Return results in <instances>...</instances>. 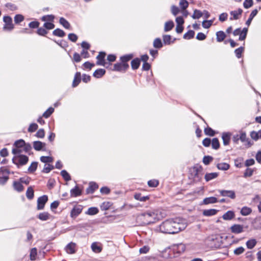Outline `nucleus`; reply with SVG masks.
<instances>
[{
    "label": "nucleus",
    "instance_id": "29",
    "mask_svg": "<svg viewBox=\"0 0 261 261\" xmlns=\"http://www.w3.org/2000/svg\"><path fill=\"white\" fill-rule=\"evenodd\" d=\"M13 186L14 190L18 192H20L23 190V186L19 181H14Z\"/></svg>",
    "mask_w": 261,
    "mask_h": 261
},
{
    "label": "nucleus",
    "instance_id": "13",
    "mask_svg": "<svg viewBox=\"0 0 261 261\" xmlns=\"http://www.w3.org/2000/svg\"><path fill=\"white\" fill-rule=\"evenodd\" d=\"M98 188V185L93 181H91L89 183V187L86 189V194H92Z\"/></svg>",
    "mask_w": 261,
    "mask_h": 261
},
{
    "label": "nucleus",
    "instance_id": "6",
    "mask_svg": "<svg viewBox=\"0 0 261 261\" xmlns=\"http://www.w3.org/2000/svg\"><path fill=\"white\" fill-rule=\"evenodd\" d=\"M219 192L220 194V195L222 196L227 197L232 199L236 198V193L233 190H219Z\"/></svg>",
    "mask_w": 261,
    "mask_h": 261
},
{
    "label": "nucleus",
    "instance_id": "16",
    "mask_svg": "<svg viewBox=\"0 0 261 261\" xmlns=\"http://www.w3.org/2000/svg\"><path fill=\"white\" fill-rule=\"evenodd\" d=\"M235 216L233 211H228L224 213L222 216V218L224 220L229 221L232 220Z\"/></svg>",
    "mask_w": 261,
    "mask_h": 261
},
{
    "label": "nucleus",
    "instance_id": "18",
    "mask_svg": "<svg viewBox=\"0 0 261 261\" xmlns=\"http://www.w3.org/2000/svg\"><path fill=\"white\" fill-rule=\"evenodd\" d=\"M81 194L82 191L77 186L70 190V195L71 197H77L80 196Z\"/></svg>",
    "mask_w": 261,
    "mask_h": 261
},
{
    "label": "nucleus",
    "instance_id": "39",
    "mask_svg": "<svg viewBox=\"0 0 261 261\" xmlns=\"http://www.w3.org/2000/svg\"><path fill=\"white\" fill-rule=\"evenodd\" d=\"M250 136L251 138L255 141L261 138V129L258 132L253 131L251 133Z\"/></svg>",
    "mask_w": 261,
    "mask_h": 261
},
{
    "label": "nucleus",
    "instance_id": "1",
    "mask_svg": "<svg viewBox=\"0 0 261 261\" xmlns=\"http://www.w3.org/2000/svg\"><path fill=\"white\" fill-rule=\"evenodd\" d=\"M179 220L176 219H169L163 222L158 227L160 232L164 233L175 234L184 230L187 225L179 222Z\"/></svg>",
    "mask_w": 261,
    "mask_h": 261
},
{
    "label": "nucleus",
    "instance_id": "12",
    "mask_svg": "<svg viewBox=\"0 0 261 261\" xmlns=\"http://www.w3.org/2000/svg\"><path fill=\"white\" fill-rule=\"evenodd\" d=\"M231 134L230 132H223L222 134V139L224 146H227L229 144Z\"/></svg>",
    "mask_w": 261,
    "mask_h": 261
},
{
    "label": "nucleus",
    "instance_id": "25",
    "mask_svg": "<svg viewBox=\"0 0 261 261\" xmlns=\"http://www.w3.org/2000/svg\"><path fill=\"white\" fill-rule=\"evenodd\" d=\"M218 212L216 209L204 210L203 212V215L204 216L210 217L215 215Z\"/></svg>",
    "mask_w": 261,
    "mask_h": 261
},
{
    "label": "nucleus",
    "instance_id": "60",
    "mask_svg": "<svg viewBox=\"0 0 261 261\" xmlns=\"http://www.w3.org/2000/svg\"><path fill=\"white\" fill-rule=\"evenodd\" d=\"M213 160V158L210 155H205L203 158V163L205 165H208Z\"/></svg>",
    "mask_w": 261,
    "mask_h": 261
},
{
    "label": "nucleus",
    "instance_id": "37",
    "mask_svg": "<svg viewBox=\"0 0 261 261\" xmlns=\"http://www.w3.org/2000/svg\"><path fill=\"white\" fill-rule=\"evenodd\" d=\"M91 249L95 253H99L101 251V248L98 245L97 242H94L91 244Z\"/></svg>",
    "mask_w": 261,
    "mask_h": 261
},
{
    "label": "nucleus",
    "instance_id": "35",
    "mask_svg": "<svg viewBox=\"0 0 261 261\" xmlns=\"http://www.w3.org/2000/svg\"><path fill=\"white\" fill-rule=\"evenodd\" d=\"M217 167L219 170L225 171V170H227L228 169H229V168H230V166L227 163H218L217 165Z\"/></svg>",
    "mask_w": 261,
    "mask_h": 261
},
{
    "label": "nucleus",
    "instance_id": "15",
    "mask_svg": "<svg viewBox=\"0 0 261 261\" xmlns=\"http://www.w3.org/2000/svg\"><path fill=\"white\" fill-rule=\"evenodd\" d=\"M133 55L132 54H126L123 55L120 58V61L123 64L128 65L127 62L130 61L133 58Z\"/></svg>",
    "mask_w": 261,
    "mask_h": 261
},
{
    "label": "nucleus",
    "instance_id": "64",
    "mask_svg": "<svg viewBox=\"0 0 261 261\" xmlns=\"http://www.w3.org/2000/svg\"><path fill=\"white\" fill-rule=\"evenodd\" d=\"M253 5V0H245L243 3V6L246 9H248Z\"/></svg>",
    "mask_w": 261,
    "mask_h": 261
},
{
    "label": "nucleus",
    "instance_id": "57",
    "mask_svg": "<svg viewBox=\"0 0 261 261\" xmlns=\"http://www.w3.org/2000/svg\"><path fill=\"white\" fill-rule=\"evenodd\" d=\"M213 22L212 20H204L202 22V25L205 29H208L212 25Z\"/></svg>",
    "mask_w": 261,
    "mask_h": 261
},
{
    "label": "nucleus",
    "instance_id": "61",
    "mask_svg": "<svg viewBox=\"0 0 261 261\" xmlns=\"http://www.w3.org/2000/svg\"><path fill=\"white\" fill-rule=\"evenodd\" d=\"M171 11L174 16H176L179 13L180 9L178 7L172 5L171 7Z\"/></svg>",
    "mask_w": 261,
    "mask_h": 261
},
{
    "label": "nucleus",
    "instance_id": "24",
    "mask_svg": "<svg viewBox=\"0 0 261 261\" xmlns=\"http://www.w3.org/2000/svg\"><path fill=\"white\" fill-rule=\"evenodd\" d=\"M218 176V173L217 172L207 173L204 176V178L206 181H209L217 178Z\"/></svg>",
    "mask_w": 261,
    "mask_h": 261
},
{
    "label": "nucleus",
    "instance_id": "2",
    "mask_svg": "<svg viewBox=\"0 0 261 261\" xmlns=\"http://www.w3.org/2000/svg\"><path fill=\"white\" fill-rule=\"evenodd\" d=\"M162 217L161 213L158 211H148L141 214L138 216V219L142 221L143 225H148L155 223Z\"/></svg>",
    "mask_w": 261,
    "mask_h": 261
},
{
    "label": "nucleus",
    "instance_id": "40",
    "mask_svg": "<svg viewBox=\"0 0 261 261\" xmlns=\"http://www.w3.org/2000/svg\"><path fill=\"white\" fill-rule=\"evenodd\" d=\"M54 108L53 107H49L42 114V117L48 118L54 112Z\"/></svg>",
    "mask_w": 261,
    "mask_h": 261
},
{
    "label": "nucleus",
    "instance_id": "44",
    "mask_svg": "<svg viewBox=\"0 0 261 261\" xmlns=\"http://www.w3.org/2000/svg\"><path fill=\"white\" fill-rule=\"evenodd\" d=\"M239 139L242 142H247L248 144L250 143L249 139L247 138L246 134L245 132H240L239 134Z\"/></svg>",
    "mask_w": 261,
    "mask_h": 261
},
{
    "label": "nucleus",
    "instance_id": "54",
    "mask_svg": "<svg viewBox=\"0 0 261 261\" xmlns=\"http://www.w3.org/2000/svg\"><path fill=\"white\" fill-rule=\"evenodd\" d=\"M204 132L206 135H208L211 137L214 136L215 135V131L210 127L205 128L204 130Z\"/></svg>",
    "mask_w": 261,
    "mask_h": 261
},
{
    "label": "nucleus",
    "instance_id": "51",
    "mask_svg": "<svg viewBox=\"0 0 261 261\" xmlns=\"http://www.w3.org/2000/svg\"><path fill=\"white\" fill-rule=\"evenodd\" d=\"M25 143V142L23 139H19L14 142V146L16 148H21L24 146Z\"/></svg>",
    "mask_w": 261,
    "mask_h": 261
},
{
    "label": "nucleus",
    "instance_id": "27",
    "mask_svg": "<svg viewBox=\"0 0 261 261\" xmlns=\"http://www.w3.org/2000/svg\"><path fill=\"white\" fill-rule=\"evenodd\" d=\"M258 10L257 9L253 10L250 13L249 17L246 22V24L247 26H249L251 23V21L253 18L257 15Z\"/></svg>",
    "mask_w": 261,
    "mask_h": 261
},
{
    "label": "nucleus",
    "instance_id": "43",
    "mask_svg": "<svg viewBox=\"0 0 261 261\" xmlns=\"http://www.w3.org/2000/svg\"><path fill=\"white\" fill-rule=\"evenodd\" d=\"M50 215L47 212H43L40 213L38 218L42 221H46L49 218Z\"/></svg>",
    "mask_w": 261,
    "mask_h": 261
},
{
    "label": "nucleus",
    "instance_id": "14",
    "mask_svg": "<svg viewBox=\"0 0 261 261\" xmlns=\"http://www.w3.org/2000/svg\"><path fill=\"white\" fill-rule=\"evenodd\" d=\"M243 226L240 224H234L230 227L231 232L238 234L243 231Z\"/></svg>",
    "mask_w": 261,
    "mask_h": 261
},
{
    "label": "nucleus",
    "instance_id": "33",
    "mask_svg": "<svg viewBox=\"0 0 261 261\" xmlns=\"http://www.w3.org/2000/svg\"><path fill=\"white\" fill-rule=\"evenodd\" d=\"M26 196L28 199L31 200L34 198V192L33 188L30 186L28 187L26 192Z\"/></svg>",
    "mask_w": 261,
    "mask_h": 261
},
{
    "label": "nucleus",
    "instance_id": "58",
    "mask_svg": "<svg viewBox=\"0 0 261 261\" xmlns=\"http://www.w3.org/2000/svg\"><path fill=\"white\" fill-rule=\"evenodd\" d=\"M179 4L182 10H186L189 6V3L187 0H180Z\"/></svg>",
    "mask_w": 261,
    "mask_h": 261
},
{
    "label": "nucleus",
    "instance_id": "50",
    "mask_svg": "<svg viewBox=\"0 0 261 261\" xmlns=\"http://www.w3.org/2000/svg\"><path fill=\"white\" fill-rule=\"evenodd\" d=\"M38 166V162H33L32 163L31 165L28 168V171L30 173H33L35 172Z\"/></svg>",
    "mask_w": 261,
    "mask_h": 261
},
{
    "label": "nucleus",
    "instance_id": "11",
    "mask_svg": "<svg viewBox=\"0 0 261 261\" xmlns=\"http://www.w3.org/2000/svg\"><path fill=\"white\" fill-rule=\"evenodd\" d=\"M33 148L37 151L45 150L46 144L40 141H35L33 143Z\"/></svg>",
    "mask_w": 261,
    "mask_h": 261
},
{
    "label": "nucleus",
    "instance_id": "4",
    "mask_svg": "<svg viewBox=\"0 0 261 261\" xmlns=\"http://www.w3.org/2000/svg\"><path fill=\"white\" fill-rule=\"evenodd\" d=\"M47 200L48 196L46 195L39 197L37 199V210H43Z\"/></svg>",
    "mask_w": 261,
    "mask_h": 261
},
{
    "label": "nucleus",
    "instance_id": "46",
    "mask_svg": "<svg viewBox=\"0 0 261 261\" xmlns=\"http://www.w3.org/2000/svg\"><path fill=\"white\" fill-rule=\"evenodd\" d=\"M61 175L65 180L68 181L71 180L70 174L65 170H63L61 171Z\"/></svg>",
    "mask_w": 261,
    "mask_h": 261
},
{
    "label": "nucleus",
    "instance_id": "56",
    "mask_svg": "<svg viewBox=\"0 0 261 261\" xmlns=\"http://www.w3.org/2000/svg\"><path fill=\"white\" fill-rule=\"evenodd\" d=\"M24 19V16L21 14H16L14 18V22L16 24L22 22Z\"/></svg>",
    "mask_w": 261,
    "mask_h": 261
},
{
    "label": "nucleus",
    "instance_id": "21",
    "mask_svg": "<svg viewBox=\"0 0 261 261\" xmlns=\"http://www.w3.org/2000/svg\"><path fill=\"white\" fill-rule=\"evenodd\" d=\"M75 244L70 242L66 247V251L69 254H73L75 253Z\"/></svg>",
    "mask_w": 261,
    "mask_h": 261
},
{
    "label": "nucleus",
    "instance_id": "38",
    "mask_svg": "<svg viewBox=\"0 0 261 261\" xmlns=\"http://www.w3.org/2000/svg\"><path fill=\"white\" fill-rule=\"evenodd\" d=\"M53 34L54 36H58L59 37H63L65 36V33L62 30L60 29H56L53 32Z\"/></svg>",
    "mask_w": 261,
    "mask_h": 261
},
{
    "label": "nucleus",
    "instance_id": "63",
    "mask_svg": "<svg viewBox=\"0 0 261 261\" xmlns=\"http://www.w3.org/2000/svg\"><path fill=\"white\" fill-rule=\"evenodd\" d=\"M159 185V181L156 179L149 180L148 181V185L150 187L154 188L156 187Z\"/></svg>",
    "mask_w": 261,
    "mask_h": 261
},
{
    "label": "nucleus",
    "instance_id": "49",
    "mask_svg": "<svg viewBox=\"0 0 261 261\" xmlns=\"http://www.w3.org/2000/svg\"><path fill=\"white\" fill-rule=\"evenodd\" d=\"M254 171V169L247 168L244 173L243 177L245 178L251 177L253 175Z\"/></svg>",
    "mask_w": 261,
    "mask_h": 261
},
{
    "label": "nucleus",
    "instance_id": "31",
    "mask_svg": "<svg viewBox=\"0 0 261 261\" xmlns=\"http://www.w3.org/2000/svg\"><path fill=\"white\" fill-rule=\"evenodd\" d=\"M252 212V209L247 206H244L242 208L240 213L242 216H246L250 215Z\"/></svg>",
    "mask_w": 261,
    "mask_h": 261
},
{
    "label": "nucleus",
    "instance_id": "34",
    "mask_svg": "<svg viewBox=\"0 0 261 261\" xmlns=\"http://www.w3.org/2000/svg\"><path fill=\"white\" fill-rule=\"evenodd\" d=\"M153 46L155 48H161L163 47V44L160 38H155L153 43Z\"/></svg>",
    "mask_w": 261,
    "mask_h": 261
},
{
    "label": "nucleus",
    "instance_id": "55",
    "mask_svg": "<svg viewBox=\"0 0 261 261\" xmlns=\"http://www.w3.org/2000/svg\"><path fill=\"white\" fill-rule=\"evenodd\" d=\"M244 50V48L242 46H241V47L235 49L234 53H235L236 57L238 59H239L241 57L242 54L243 53Z\"/></svg>",
    "mask_w": 261,
    "mask_h": 261
},
{
    "label": "nucleus",
    "instance_id": "9",
    "mask_svg": "<svg viewBox=\"0 0 261 261\" xmlns=\"http://www.w3.org/2000/svg\"><path fill=\"white\" fill-rule=\"evenodd\" d=\"M105 56L106 53L105 52L101 51L99 53L98 55L96 57L97 60L96 64L97 65L106 66L107 63L105 61ZM106 67H107V66Z\"/></svg>",
    "mask_w": 261,
    "mask_h": 261
},
{
    "label": "nucleus",
    "instance_id": "8",
    "mask_svg": "<svg viewBox=\"0 0 261 261\" xmlns=\"http://www.w3.org/2000/svg\"><path fill=\"white\" fill-rule=\"evenodd\" d=\"M83 206L81 205H77L74 206L70 212V216L71 218H75L79 214H80L82 211Z\"/></svg>",
    "mask_w": 261,
    "mask_h": 261
},
{
    "label": "nucleus",
    "instance_id": "59",
    "mask_svg": "<svg viewBox=\"0 0 261 261\" xmlns=\"http://www.w3.org/2000/svg\"><path fill=\"white\" fill-rule=\"evenodd\" d=\"M37 254V249L33 248L31 250L30 252V259L31 260H34L36 259V257Z\"/></svg>",
    "mask_w": 261,
    "mask_h": 261
},
{
    "label": "nucleus",
    "instance_id": "22",
    "mask_svg": "<svg viewBox=\"0 0 261 261\" xmlns=\"http://www.w3.org/2000/svg\"><path fill=\"white\" fill-rule=\"evenodd\" d=\"M106 73V70L104 69H97L93 73L94 77L99 79L101 77Z\"/></svg>",
    "mask_w": 261,
    "mask_h": 261
},
{
    "label": "nucleus",
    "instance_id": "45",
    "mask_svg": "<svg viewBox=\"0 0 261 261\" xmlns=\"http://www.w3.org/2000/svg\"><path fill=\"white\" fill-rule=\"evenodd\" d=\"M195 32L193 30H189L184 35L183 38L185 39L190 40L194 36Z\"/></svg>",
    "mask_w": 261,
    "mask_h": 261
},
{
    "label": "nucleus",
    "instance_id": "30",
    "mask_svg": "<svg viewBox=\"0 0 261 261\" xmlns=\"http://www.w3.org/2000/svg\"><path fill=\"white\" fill-rule=\"evenodd\" d=\"M176 40L174 39L173 41H171V36L170 35H164L163 36V43L165 45H170L172 42H173Z\"/></svg>",
    "mask_w": 261,
    "mask_h": 261
},
{
    "label": "nucleus",
    "instance_id": "10",
    "mask_svg": "<svg viewBox=\"0 0 261 261\" xmlns=\"http://www.w3.org/2000/svg\"><path fill=\"white\" fill-rule=\"evenodd\" d=\"M243 13V10L241 8H239L237 10L231 11L230 12L231 17L229 18L230 20H238L241 17Z\"/></svg>",
    "mask_w": 261,
    "mask_h": 261
},
{
    "label": "nucleus",
    "instance_id": "62",
    "mask_svg": "<svg viewBox=\"0 0 261 261\" xmlns=\"http://www.w3.org/2000/svg\"><path fill=\"white\" fill-rule=\"evenodd\" d=\"M54 167L53 165H51L50 164L46 165L45 164L44 165V167L42 170V172L45 173H49L51 170L54 169Z\"/></svg>",
    "mask_w": 261,
    "mask_h": 261
},
{
    "label": "nucleus",
    "instance_id": "41",
    "mask_svg": "<svg viewBox=\"0 0 261 261\" xmlns=\"http://www.w3.org/2000/svg\"><path fill=\"white\" fill-rule=\"evenodd\" d=\"M212 146L213 149L217 150L220 147V143L219 140L217 138H214L212 140L211 142Z\"/></svg>",
    "mask_w": 261,
    "mask_h": 261
},
{
    "label": "nucleus",
    "instance_id": "53",
    "mask_svg": "<svg viewBox=\"0 0 261 261\" xmlns=\"http://www.w3.org/2000/svg\"><path fill=\"white\" fill-rule=\"evenodd\" d=\"M243 159L242 158H239L234 160V165L238 168H242L243 166Z\"/></svg>",
    "mask_w": 261,
    "mask_h": 261
},
{
    "label": "nucleus",
    "instance_id": "20",
    "mask_svg": "<svg viewBox=\"0 0 261 261\" xmlns=\"http://www.w3.org/2000/svg\"><path fill=\"white\" fill-rule=\"evenodd\" d=\"M141 63V60L138 58H135L131 61V67L133 70H136L139 68Z\"/></svg>",
    "mask_w": 261,
    "mask_h": 261
},
{
    "label": "nucleus",
    "instance_id": "52",
    "mask_svg": "<svg viewBox=\"0 0 261 261\" xmlns=\"http://www.w3.org/2000/svg\"><path fill=\"white\" fill-rule=\"evenodd\" d=\"M40 159L44 163H51L53 161V158L49 156H41Z\"/></svg>",
    "mask_w": 261,
    "mask_h": 261
},
{
    "label": "nucleus",
    "instance_id": "23",
    "mask_svg": "<svg viewBox=\"0 0 261 261\" xmlns=\"http://www.w3.org/2000/svg\"><path fill=\"white\" fill-rule=\"evenodd\" d=\"M134 198L140 201H146L149 198V196H142L140 193H136L134 195Z\"/></svg>",
    "mask_w": 261,
    "mask_h": 261
},
{
    "label": "nucleus",
    "instance_id": "17",
    "mask_svg": "<svg viewBox=\"0 0 261 261\" xmlns=\"http://www.w3.org/2000/svg\"><path fill=\"white\" fill-rule=\"evenodd\" d=\"M81 81V74L79 72H77L74 77V80L72 82V86L73 87H76L78 86Z\"/></svg>",
    "mask_w": 261,
    "mask_h": 261
},
{
    "label": "nucleus",
    "instance_id": "47",
    "mask_svg": "<svg viewBox=\"0 0 261 261\" xmlns=\"http://www.w3.org/2000/svg\"><path fill=\"white\" fill-rule=\"evenodd\" d=\"M185 248L184 245L182 244H179L178 245L176 248H174L173 249L174 252H176L178 255L181 254V253L184 252L185 251Z\"/></svg>",
    "mask_w": 261,
    "mask_h": 261
},
{
    "label": "nucleus",
    "instance_id": "7",
    "mask_svg": "<svg viewBox=\"0 0 261 261\" xmlns=\"http://www.w3.org/2000/svg\"><path fill=\"white\" fill-rule=\"evenodd\" d=\"M128 67L129 65L123 64L122 63H117L114 65L113 70L124 72Z\"/></svg>",
    "mask_w": 261,
    "mask_h": 261
},
{
    "label": "nucleus",
    "instance_id": "42",
    "mask_svg": "<svg viewBox=\"0 0 261 261\" xmlns=\"http://www.w3.org/2000/svg\"><path fill=\"white\" fill-rule=\"evenodd\" d=\"M99 212L98 208L96 207H91L88 208V211L86 212V214L89 215H94L97 214Z\"/></svg>",
    "mask_w": 261,
    "mask_h": 261
},
{
    "label": "nucleus",
    "instance_id": "5",
    "mask_svg": "<svg viewBox=\"0 0 261 261\" xmlns=\"http://www.w3.org/2000/svg\"><path fill=\"white\" fill-rule=\"evenodd\" d=\"M3 21L5 23L4 26V30H12L14 28V25L12 23V19L9 16H5L3 17Z\"/></svg>",
    "mask_w": 261,
    "mask_h": 261
},
{
    "label": "nucleus",
    "instance_id": "19",
    "mask_svg": "<svg viewBox=\"0 0 261 261\" xmlns=\"http://www.w3.org/2000/svg\"><path fill=\"white\" fill-rule=\"evenodd\" d=\"M218 202V199L215 197H210L205 198L203 200V204L207 205L213 204Z\"/></svg>",
    "mask_w": 261,
    "mask_h": 261
},
{
    "label": "nucleus",
    "instance_id": "28",
    "mask_svg": "<svg viewBox=\"0 0 261 261\" xmlns=\"http://www.w3.org/2000/svg\"><path fill=\"white\" fill-rule=\"evenodd\" d=\"M226 37V35L223 31H219L216 33V39L217 42L223 41Z\"/></svg>",
    "mask_w": 261,
    "mask_h": 261
},
{
    "label": "nucleus",
    "instance_id": "26",
    "mask_svg": "<svg viewBox=\"0 0 261 261\" xmlns=\"http://www.w3.org/2000/svg\"><path fill=\"white\" fill-rule=\"evenodd\" d=\"M174 27V23L172 20H169L165 22L164 26V31L165 32H169Z\"/></svg>",
    "mask_w": 261,
    "mask_h": 261
},
{
    "label": "nucleus",
    "instance_id": "32",
    "mask_svg": "<svg viewBox=\"0 0 261 261\" xmlns=\"http://www.w3.org/2000/svg\"><path fill=\"white\" fill-rule=\"evenodd\" d=\"M59 23L65 29H69L70 28V24L69 22L64 17H61L59 19Z\"/></svg>",
    "mask_w": 261,
    "mask_h": 261
},
{
    "label": "nucleus",
    "instance_id": "48",
    "mask_svg": "<svg viewBox=\"0 0 261 261\" xmlns=\"http://www.w3.org/2000/svg\"><path fill=\"white\" fill-rule=\"evenodd\" d=\"M203 16V13L200 10L195 9L194 11V13L192 16L193 19H199Z\"/></svg>",
    "mask_w": 261,
    "mask_h": 261
},
{
    "label": "nucleus",
    "instance_id": "36",
    "mask_svg": "<svg viewBox=\"0 0 261 261\" xmlns=\"http://www.w3.org/2000/svg\"><path fill=\"white\" fill-rule=\"evenodd\" d=\"M256 243H257V241H256V240L254 239H250V240H249L248 241H247L246 244L247 247L248 249H251L254 247V246L256 245Z\"/></svg>",
    "mask_w": 261,
    "mask_h": 261
},
{
    "label": "nucleus",
    "instance_id": "3",
    "mask_svg": "<svg viewBox=\"0 0 261 261\" xmlns=\"http://www.w3.org/2000/svg\"><path fill=\"white\" fill-rule=\"evenodd\" d=\"M12 163L16 165L18 168L25 165L29 161V157L25 155H18L14 156L12 158Z\"/></svg>",
    "mask_w": 261,
    "mask_h": 261
}]
</instances>
